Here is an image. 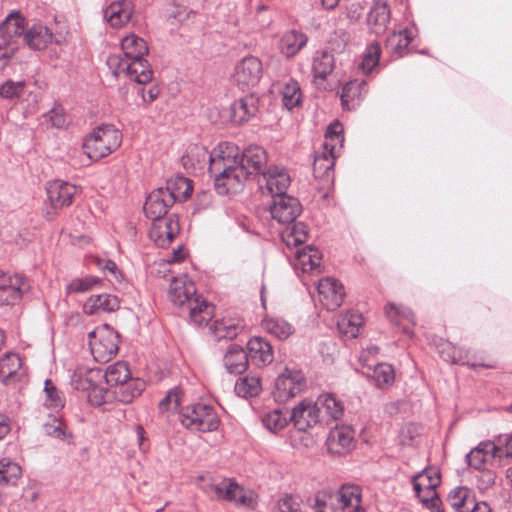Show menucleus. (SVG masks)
<instances>
[{"mask_svg": "<svg viewBox=\"0 0 512 512\" xmlns=\"http://www.w3.org/2000/svg\"><path fill=\"white\" fill-rule=\"evenodd\" d=\"M324 415H320V411L316 402L310 399H303L291 411L289 419L293 422L294 426L300 430L305 431L318 422H322Z\"/></svg>", "mask_w": 512, "mask_h": 512, "instance_id": "obj_12", "label": "nucleus"}, {"mask_svg": "<svg viewBox=\"0 0 512 512\" xmlns=\"http://www.w3.org/2000/svg\"><path fill=\"white\" fill-rule=\"evenodd\" d=\"M307 382L300 370L286 368L275 381L273 398L275 402L286 403L306 388Z\"/></svg>", "mask_w": 512, "mask_h": 512, "instance_id": "obj_6", "label": "nucleus"}, {"mask_svg": "<svg viewBox=\"0 0 512 512\" xmlns=\"http://www.w3.org/2000/svg\"><path fill=\"white\" fill-rule=\"evenodd\" d=\"M259 100L254 94H249L235 101L231 106L233 122L242 124L247 122L258 111Z\"/></svg>", "mask_w": 512, "mask_h": 512, "instance_id": "obj_32", "label": "nucleus"}, {"mask_svg": "<svg viewBox=\"0 0 512 512\" xmlns=\"http://www.w3.org/2000/svg\"><path fill=\"white\" fill-rule=\"evenodd\" d=\"M414 36V27L405 28L398 32H393L387 39V48L390 49L396 55L402 56L406 52Z\"/></svg>", "mask_w": 512, "mask_h": 512, "instance_id": "obj_44", "label": "nucleus"}, {"mask_svg": "<svg viewBox=\"0 0 512 512\" xmlns=\"http://www.w3.org/2000/svg\"><path fill=\"white\" fill-rule=\"evenodd\" d=\"M29 290L27 280L19 274L10 275L0 271V292L6 294L2 304L14 305Z\"/></svg>", "mask_w": 512, "mask_h": 512, "instance_id": "obj_18", "label": "nucleus"}, {"mask_svg": "<svg viewBox=\"0 0 512 512\" xmlns=\"http://www.w3.org/2000/svg\"><path fill=\"white\" fill-rule=\"evenodd\" d=\"M317 291L321 304L331 311L341 306L345 296L343 285L331 277L321 279L318 282Z\"/></svg>", "mask_w": 512, "mask_h": 512, "instance_id": "obj_15", "label": "nucleus"}, {"mask_svg": "<svg viewBox=\"0 0 512 512\" xmlns=\"http://www.w3.org/2000/svg\"><path fill=\"white\" fill-rule=\"evenodd\" d=\"M22 361L18 354L7 353L0 359V374L5 378L14 377L21 369Z\"/></svg>", "mask_w": 512, "mask_h": 512, "instance_id": "obj_56", "label": "nucleus"}, {"mask_svg": "<svg viewBox=\"0 0 512 512\" xmlns=\"http://www.w3.org/2000/svg\"><path fill=\"white\" fill-rule=\"evenodd\" d=\"M320 415H324L322 422L339 420L344 414V403L333 393L321 394L315 401Z\"/></svg>", "mask_w": 512, "mask_h": 512, "instance_id": "obj_30", "label": "nucleus"}, {"mask_svg": "<svg viewBox=\"0 0 512 512\" xmlns=\"http://www.w3.org/2000/svg\"><path fill=\"white\" fill-rule=\"evenodd\" d=\"M46 191L52 207L62 208L72 203V199L78 189L75 185L67 181L53 180L48 182Z\"/></svg>", "mask_w": 512, "mask_h": 512, "instance_id": "obj_20", "label": "nucleus"}, {"mask_svg": "<svg viewBox=\"0 0 512 512\" xmlns=\"http://www.w3.org/2000/svg\"><path fill=\"white\" fill-rule=\"evenodd\" d=\"M436 348L439 356L446 362L450 363H461L464 362L458 357V351L453 344L447 340L440 339L439 343L436 344Z\"/></svg>", "mask_w": 512, "mask_h": 512, "instance_id": "obj_62", "label": "nucleus"}, {"mask_svg": "<svg viewBox=\"0 0 512 512\" xmlns=\"http://www.w3.org/2000/svg\"><path fill=\"white\" fill-rule=\"evenodd\" d=\"M185 308L189 312L190 322L198 327L207 325L214 315L213 305L199 294L189 300Z\"/></svg>", "mask_w": 512, "mask_h": 512, "instance_id": "obj_24", "label": "nucleus"}, {"mask_svg": "<svg viewBox=\"0 0 512 512\" xmlns=\"http://www.w3.org/2000/svg\"><path fill=\"white\" fill-rule=\"evenodd\" d=\"M21 475V467L9 458L0 459V484H14Z\"/></svg>", "mask_w": 512, "mask_h": 512, "instance_id": "obj_54", "label": "nucleus"}, {"mask_svg": "<svg viewBox=\"0 0 512 512\" xmlns=\"http://www.w3.org/2000/svg\"><path fill=\"white\" fill-rule=\"evenodd\" d=\"M112 397H114L113 391L104 386H98V383H96L88 393V401L93 406H101L109 402Z\"/></svg>", "mask_w": 512, "mask_h": 512, "instance_id": "obj_60", "label": "nucleus"}, {"mask_svg": "<svg viewBox=\"0 0 512 512\" xmlns=\"http://www.w3.org/2000/svg\"><path fill=\"white\" fill-rule=\"evenodd\" d=\"M362 324L363 317L357 312L341 314L337 320V328L339 332L347 338L357 337Z\"/></svg>", "mask_w": 512, "mask_h": 512, "instance_id": "obj_46", "label": "nucleus"}, {"mask_svg": "<svg viewBox=\"0 0 512 512\" xmlns=\"http://www.w3.org/2000/svg\"><path fill=\"white\" fill-rule=\"evenodd\" d=\"M91 355L99 363H106L118 351V335L108 325H102L88 333Z\"/></svg>", "mask_w": 512, "mask_h": 512, "instance_id": "obj_4", "label": "nucleus"}, {"mask_svg": "<svg viewBox=\"0 0 512 512\" xmlns=\"http://www.w3.org/2000/svg\"><path fill=\"white\" fill-rule=\"evenodd\" d=\"M263 75V65L259 58L246 56L239 60L232 75L234 83L242 90L255 87Z\"/></svg>", "mask_w": 512, "mask_h": 512, "instance_id": "obj_8", "label": "nucleus"}, {"mask_svg": "<svg viewBox=\"0 0 512 512\" xmlns=\"http://www.w3.org/2000/svg\"><path fill=\"white\" fill-rule=\"evenodd\" d=\"M385 315L387 319L396 326H402L406 334L412 333V327L415 325L413 312L403 305L388 303L385 306Z\"/></svg>", "mask_w": 512, "mask_h": 512, "instance_id": "obj_27", "label": "nucleus"}, {"mask_svg": "<svg viewBox=\"0 0 512 512\" xmlns=\"http://www.w3.org/2000/svg\"><path fill=\"white\" fill-rule=\"evenodd\" d=\"M366 93L367 83L365 80L354 79L347 82L340 93L343 108L347 110L356 108Z\"/></svg>", "mask_w": 512, "mask_h": 512, "instance_id": "obj_31", "label": "nucleus"}, {"mask_svg": "<svg viewBox=\"0 0 512 512\" xmlns=\"http://www.w3.org/2000/svg\"><path fill=\"white\" fill-rule=\"evenodd\" d=\"M279 512H305L304 504L299 496L286 494L278 500Z\"/></svg>", "mask_w": 512, "mask_h": 512, "instance_id": "obj_61", "label": "nucleus"}, {"mask_svg": "<svg viewBox=\"0 0 512 512\" xmlns=\"http://www.w3.org/2000/svg\"><path fill=\"white\" fill-rule=\"evenodd\" d=\"M120 307V300L117 296L101 293L91 295L84 303L83 309L86 314H98L101 312H113Z\"/></svg>", "mask_w": 512, "mask_h": 512, "instance_id": "obj_29", "label": "nucleus"}, {"mask_svg": "<svg viewBox=\"0 0 512 512\" xmlns=\"http://www.w3.org/2000/svg\"><path fill=\"white\" fill-rule=\"evenodd\" d=\"M52 39L53 33L47 26L41 23L32 25L24 35V41L34 50L46 48L52 42Z\"/></svg>", "mask_w": 512, "mask_h": 512, "instance_id": "obj_37", "label": "nucleus"}, {"mask_svg": "<svg viewBox=\"0 0 512 512\" xmlns=\"http://www.w3.org/2000/svg\"><path fill=\"white\" fill-rule=\"evenodd\" d=\"M0 97L8 101L38 103L39 95L31 90V85L25 80L7 79L0 84Z\"/></svg>", "mask_w": 512, "mask_h": 512, "instance_id": "obj_16", "label": "nucleus"}, {"mask_svg": "<svg viewBox=\"0 0 512 512\" xmlns=\"http://www.w3.org/2000/svg\"><path fill=\"white\" fill-rule=\"evenodd\" d=\"M385 315L387 319L396 326H402L406 334L412 333V327L415 325L413 312L403 305L388 303L385 306Z\"/></svg>", "mask_w": 512, "mask_h": 512, "instance_id": "obj_28", "label": "nucleus"}, {"mask_svg": "<svg viewBox=\"0 0 512 512\" xmlns=\"http://www.w3.org/2000/svg\"><path fill=\"white\" fill-rule=\"evenodd\" d=\"M371 377L377 387L389 386L395 379L394 369L390 364L379 363L374 367Z\"/></svg>", "mask_w": 512, "mask_h": 512, "instance_id": "obj_53", "label": "nucleus"}, {"mask_svg": "<svg viewBox=\"0 0 512 512\" xmlns=\"http://www.w3.org/2000/svg\"><path fill=\"white\" fill-rule=\"evenodd\" d=\"M211 334L217 339H232L236 337L241 331L242 327L236 319H221L216 320L210 326Z\"/></svg>", "mask_w": 512, "mask_h": 512, "instance_id": "obj_47", "label": "nucleus"}, {"mask_svg": "<svg viewBox=\"0 0 512 512\" xmlns=\"http://www.w3.org/2000/svg\"><path fill=\"white\" fill-rule=\"evenodd\" d=\"M182 395L183 390L180 386H175L170 389L165 397L159 402V411L161 413H166L171 410H176L181 404Z\"/></svg>", "mask_w": 512, "mask_h": 512, "instance_id": "obj_57", "label": "nucleus"}, {"mask_svg": "<svg viewBox=\"0 0 512 512\" xmlns=\"http://www.w3.org/2000/svg\"><path fill=\"white\" fill-rule=\"evenodd\" d=\"M103 379V373L96 368L78 367L71 375L70 383L75 390L89 391Z\"/></svg>", "mask_w": 512, "mask_h": 512, "instance_id": "obj_33", "label": "nucleus"}, {"mask_svg": "<svg viewBox=\"0 0 512 512\" xmlns=\"http://www.w3.org/2000/svg\"><path fill=\"white\" fill-rule=\"evenodd\" d=\"M122 142V134L113 125H102L95 128L83 143V150L91 160H100L118 149Z\"/></svg>", "mask_w": 512, "mask_h": 512, "instance_id": "obj_3", "label": "nucleus"}, {"mask_svg": "<svg viewBox=\"0 0 512 512\" xmlns=\"http://www.w3.org/2000/svg\"><path fill=\"white\" fill-rule=\"evenodd\" d=\"M301 211L299 200L289 195L275 197L270 205L272 218L280 224H292Z\"/></svg>", "mask_w": 512, "mask_h": 512, "instance_id": "obj_13", "label": "nucleus"}, {"mask_svg": "<svg viewBox=\"0 0 512 512\" xmlns=\"http://www.w3.org/2000/svg\"><path fill=\"white\" fill-rule=\"evenodd\" d=\"M100 283L101 280L95 276L75 278L67 286V291L69 293H84L95 289Z\"/></svg>", "mask_w": 512, "mask_h": 512, "instance_id": "obj_58", "label": "nucleus"}, {"mask_svg": "<svg viewBox=\"0 0 512 512\" xmlns=\"http://www.w3.org/2000/svg\"><path fill=\"white\" fill-rule=\"evenodd\" d=\"M340 152L334 151V147L328 144H321L320 151H316L313 161V173L316 178L325 181L326 184L333 182L335 159Z\"/></svg>", "mask_w": 512, "mask_h": 512, "instance_id": "obj_14", "label": "nucleus"}, {"mask_svg": "<svg viewBox=\"0 0 512 512\" xmlns=\"http://www.w3.org/2000/svg\"><path fill=\"white\" fill-rule=\"evenodd\" d=\"M390 16V9L386 3H375L367 16L369 29L375 34L384 33L390 21Z\"/></svg>", "mask_w": 512, "mask_h": 512, "instance_id": "obj_36", "label": "nucleus"}, {"mask_svg": "<svg viewBox=\"0 0 512 512\" xmlns=\"http://www.w3.org/2000/svg\"><path fill=\"white\" fill-rule=\"evenodd\" d=\"M301 100L300 86L297 81L290 80L285 84L282 90V102L283 105L288 109L292 110L296 107Z\"/></svg>", "mask_w": 512, "mask_h": 512, "instance_id": "obj_55", "label": "nucleus"}, {"mask_svg": "<svg viewBox=\"0 0 512 512\" xmlns=\"http://www.w3.org/2000/svg\"><path fill=\"white\" fill-rule=\"evenodd\" d=\"M336 67L334 53L329 48L317 50L312 59V73L315 80H326Z\"/></svg>", "mask_w": 512, "mask_h": 512, "instance_id": "obj_25", "label": "nucleus"}, {"mask_svg": "<svg viewBox=\"0 0 512 512\" xmlns=\"http://www.w3.org/2000/svg\"><path fill=\"white\" fill-rule=\"evenodd\" d=\"M263 329L279 340H285L291 336L294 327L281 317H266L262 321Z\"/></svg>", "mask_w": 512, "mask_h": 512, "instance_id": "obj_45", "label": "nucleus"}, {"mask_svg": "<svg viewBox=\"0 0 512 512\" xmlns=\"http://www.w3.org/2000/svg\"><path fill=\"white\" fill-rule=\"evenodd\" d=\"M342 125L339 122L330 124L325 133L322 144H328L334 147V151L340 152L343 147Z\"/></svg>", "mask_w": 512, "mask_h": 512, "instance_id": "obj_59", "label": "nucleus"}, {"mask_svg": "<svg viewBox=\"0 0 512 512\" xmlns=\"http://www.w3.org/2000/svg\"><path fill=\"white\" fill-rule=\"evenodd\" d=\"M133 14V5L129 0H117L103 10L104 20L113 28L128 23Z\"/></svg>", "mask_w": 512, "mask_h": 512, "instance_id": "obj_23", "label": "nucleus"}, {"mask_svg": "<svg viewBox=\"0 0 512 512\" xmlns=\"http://www.w3.org/2000/svg\"><path fill=\"white\" fill-rule=\"evenodd\" d=\"M448 502L455 512H469L477 501L471 489L460 486L449 492Z\"/></svg>", "mask_w": 512, "mask_h": 512, "instance_id": "obj_39", "label": "nucleus"}, {"mask_svg": "<svg viewBox=\"0 0 512 512\" xmlns=\"http://www.w3.org/2000/svg\"><path fill=\"white\" fill-rule=\"evenodd\" d=\"M45 406L52 409H62L65 406V396L54 383L47 379L44 386Z\"/></svg>", "mask_w": 512, "mask_h": 512, "instance_id": "obj_52", "label": "nucleus"}, {"mask_svg": "<svg viewBox=\"0 0 512 512\" xmlns=\"http://www.w3.org/2000/svg\"><path fill=\"white\" fill-rule=\"evenodd\" d=\"M380 54L381 48L378 43L372 42L369 44L362 54L359 63L357 64L358 70L365 75L371 73L379 63Z\"/></svg>", "mask_w": 512, "mask_h": 512, "instance_id": "obj_49", "label": "nucleus"}, {"mask_svg": "<svg viewBox=\"0 0 512 512\" xmlns=\"http://www.w3.org/2000/svg\"><path fill=\"white\" fill-rule=\"evenodd\" d=\"M260 187L263 192L275 197L287 195L286 191L291 183V178L287 170L283 167L270 166L262 172L259 178Z\"/></svg>", "mask_w": 512, "mask_h": 512, "instance_id": "obj_10", "label": "nucleus"}, {"mask_svg": "<svg viewBox=\"0 0 512 512\" xmlns=\"http://www.w3.org/2000/svg\"><path fill=\"white\" fill-rule=\"evenodd\" d=\"M25 29V20L18 12L10 13L0 24V35L3 41H15Z\"/></svg>", "mask_w": 512, "mask_h": 512, "instance_id": "obj_40", "label": "nucleus"}, {"mask_svg": "<svg viewBox=\"0 0 512 512\" xmlns=\"http://www.w3.org/2000/svg\"><path fill=\"white\" fill-rule=\"evenodd\" d=\"M251 361L257 366H266L273 361V351L269 342L262 337H253L248 341Z\"/></svg>", "mask_w": 512, "mask_h": 512, "instance_id": "obj_34", "label": "nucleus"}, {"mask_svg": "<svg viewBox=\"0 0 512 512\" xmlns=\"http://www.w3.org/2000/svg\"><path fill=\"white\" fill-rule=\"evenodd\" d=\"M218 499L234 502L244 507H252L255 503V494L253 491L239 485L232 478H224L220 482L211 486Z\"/></svg>", "mask_w": 512, "mask_h": 512, "instance_id": "obj_9", "label": "nucleus"}, {"mask_svg": "<svg viewBox=\"0 0 512 512\" xmlns=\"http://www.w3.org/2000/svg\"><path fill=\"white\" fill-rule=\"evenodd\" d=\"M196 295L195 284L186 275L172 279L168 297L174 305L186 307L188 301Z\"/></svg>", "mask_w": 512, "mask_h": 512, "instance_id": "obj_22", "label": "nucleus"}, {"mask_svg": "<svg viewBox=\"0 0 512 512\" xmlns=\"http://www.w3.org/2000/svg\"><path fill=\"white\" fill-rule=\"evenodd\" d=\"M292 224L281 233L282 240L288 247L303 244L308 237L307 226L303 222H293Z\"/></svg>", "mask_w": 512, "mask_h": 512, "instance_id": "obj_50", "label": "nucleus"}, {"mask_svg": "<svg viewBox=\"0 0 512 512\" xmlns=\"http://www.w3.org/2000/svg\"><path fill=\"white\" fill-rule=\"evenodd\" d=\"M322 255L320 251L308 245L295 251L293 267L303 273L319 274L321 272Z\"/></svg>", "mask_w": 512, "mask_h": 512, "instance_id": "obj_21", "label": "nucleus"}, {"mask_svg": "<svg viewBox=\"0 0 512 512\" xmlns=\"http://www.w3.org/2000/svg\"><path fill=\"white\" fill-rule=\"evenodd\" d=\"M234 389L242 398L256 397L262 390L260 378L252 375L241 377L236 381Z\"/></svg>", "mask_w": 512, "mask_h": 512, "instance_id": "obj_48", "label": "nucleus"}, {"mask_svg": "<svg viewBox=\"0 0 512 512\" xmlns=\"http://www.w3.org/2000/svg\"><path fill=\"white\" fill-rule=\"evenodd\" d=\"M181 422L188 429L200 432H211L218 429L220 419L213 406L196 403L181 414Z\"/></svg>", "mask_w": 512, "mask_h": 512, "instance_id": "obj_5", "label": "nucleus"}, {"mask_svg": "<svg viewBox=\"0 0 512 512\" xmlns=\"http://www.w3.org/2000/svg\"><path fill=\"white\" fill-rule=\"evenodd\" d=\"M165 191L169 192L174 198V202H181L188 199L193 191V185L190 179L184 176H173L166 182Z\"/></svg>", "mask_w": 512, "mask_h": 512, "instance_id": "obj_42", "label": "nucleus"}, {"mask_svg": "<svg viewBox=\"0 0 512 512\" xmlns=\"http://www.w3.org/2000/svg\"><path fill=\"white\" fill-rule=\"evenodd\" d=\"M152 225L149 230L150 239L161 248L168 247L172 240L179 234L180 226L174 215L165 218L151 219Z\"/></svg>", "mask_w": 512, "mask_h": 512, "instance_id": "obj_11", "label": "nucleus"}, {"mask_svg": "<svg viewBox=\"0 0 512 512\" xmlns=\"http://www.w3.org/2000/svg\"><path fill=\"white\" fill-rule=\"evenodd\" d=\"M130 377V371L126 363L117 362L108 366L105 373L103 374V378L106 383L111 387H116L122 382L128 380Z\"/></svg>", "mask_w": 512, "mask_h": 512, "instance_id": "obj_51", "label": "nucleus"}, {"mask_svg": "<svg viewBox=\"0 0 512 512\" xmlns=\"http://www.w3.org/2000/svg\"><path fill=\"white\" fill-rule=\"evenodd\" d=\"M43 431L47 436L68 444L73 441L71 431L68 430L65 422L58 416L49 415L43 423Z\"/></svg>", "mask_w": 512, "mask_h": 512, "instance_id": "obj_43", "label": "nucleus"}, {"mask_svg": "<svg viewBox=\"0 0 512 512\" xmlns=\"http://www.w3.org/2000/svg\"><path fill=\"white\" fill-rule=\"evenodd\" d=\"M223 363L228 373L241 374L248 367V354L242 347L232 344L224 355Z\"/></svg>", "mask_w": 512, "mask_h": 512, "instance_id": "obj_35", "label": "nucleus"}, {"mask_svg": "<svg viewBox=\"0 0 512 512\" xmlns=\"http://www.w3.org/2000/svg\"><path fill=\"white\" fill-rule=\"evenodd\" d=\"M419 501L429 508L432 512H444L441 507V500L438 497L436 490H422L420 493H415Z\"/></svg>", "mask_w": 512, "mask_h": 512, "instance_id": "obj_63", "label": "nucleus"}, {"mask_svg": "<svg viewBox=\"0 0 512 512\" xmlns=\"http://www.w3.org/2000/svg\"><path fill=\"white\" fill-rule=\"evenodd\" d=\"M354 430L349 425H337L332 428L326 439L329 453L341 455L354 447Z\"/></svg>", "mask_w": 512, "mask_h": 512, "instance_id": "obj_17", "label": "nucleus"}, {"mask_svg": "<svg viewBox=\"0 0 512 512\" xmlns=\"http://www.w3.org/2000/svg\"><path fill=\"white\" fill-rule=\"evenodd\" d=\"M171 194L159 187L153 190L146 198L144 212L150 219L165 218L168 209L174 204Z\"/></svg>", "mask_w": 512, "mask_h": 512, "instance_id": "obj_19", "label": "nucleus"}, {"mask_svg": "<svg viewBox=\"0 0 512 512\" xmlns=\"http://www.w3.org/2000/svg\"><path fill=\"white\" fill-rule=\"evenodd\" d=\"M316 497L326 499L328 506L334 509L347 510L348 512H365L361 506L362 489L355 484H343L338 491L333 494H318Z\"/></svg>", "mask_w": 512, "mask_h": 512, "instance_id": "obj_7", "label": "nucleus"}, {"mask_svg": "<svg viewBox=\"0 0 512 512\" xmlns=\"http://www.w3.org/2000/svg\"><path fill=\"white\" fill-rule=\"evenodd\" d=\"M17 50L18 45L16 41H3L0 44V69H4L8 65Z\"/></svg>", "mask_w": 512, "mask_h": 512, "instance_id": "obj_64", "label": "nucleus"}, {"mask_svg": "<svg viewBox=\"0 0 512 512\" xmlns=\"http://www.w3.org/2000/svg\"><path fill=\"white\" fill-rule=\"evenodd\" d=\"M145 389V382L139 378H131L122 382L113 389L114 398L122 403H130L140 396Z\"/></svg>", "mask_w": 512, "mask_h": 512, "instance_id": "obj_38", "label": "nucleus"}, {"mask_svg": "<svg viewBox=\"0 0 512 512\" xmlns=\"http://www.w3.org/2000/svg\"><path fill=\"white\" fill-rule=\"evenodd\" d=\"M308 42V36L299 30L291 29L281 35L279 50L287 58L296 56Z\"/></svg>", "mask_w": 512, "mask_h": 512, "instance_id": "obj_26", "label": "nucleus"}, {"mask_svg": "<svg viewBox=\"0 0 512 512\" xmlns=\"http://www.w3.org/2000/svg\"><path fill=\"white\" fill-rule=\"evenodd\" d=\"M290 411L285 408H275L265 412L261 421L263 426L271 433H278L283 430L291 419H289Z\"/></svg>", "mask_w": 512, "mask_h": 512, "instance_id": "obj_41", "label": "nucleus"}, {"mask_svg": "<svg viewBox=\"0 0 512 512\" xmlns=\"http://www.w3.org/2000/svg\"><path fill=\"white\" fill-rule=\"evenodd\" d=\"M267 153L260 146H249L239 156V149L229 142L220 143L209 156V172L220 195L240 192L250 176L262 174Z\"/></svg>", "mask_w": 512, "mask_h": 512, "instance_id": "obj_1", "label": "nucleus"}, {"mask_svg": "<svg viewBox=\"0 0 512 512\" xmlns=\"http://www.w3.org/2000/svg\"><path fill=\"white\" fill-rule=\"evenodd\" d=\"M121 50L124 58L120 54H111L106 60L111 73L116 77L127 76L139 84L150 82L153 71L144 59L148 54V46L144 39L129 34L121 40Z\"/></svg>", "mask_w": 512, "mask_h": 512, "instance_id": "obj_2", "label": "nucleus"}]
</instances>
